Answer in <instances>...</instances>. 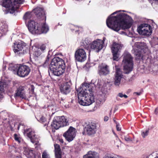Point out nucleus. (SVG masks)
Returning a JSON list of instances; mask_svg holds the SVG:
<instances>
[{
	"mask_svg": "<svg viewBox=\"0 0 158 158\" xmlns=\"http://www.w3.org/2000/svg\"><path fill=\"white\" fill-rule=\"evenodd\" d=\"M125 10H117L113 13L106 19V23L109 28L118 32L121 29L126 30L130 28L133 23L132 18L127 15L120 13L117 15H113Z\"/></svg>",
	"mask_w": 158,
	"mask_h": 158,
	"instance_id": "nucleus-1",
	"label": "nucleus"
},
{
	"mask_svg": "<svg viewBox=\"0 0 158 158\" xmlns=\"http://www.w3.org/2000/svg\"><path fill=\"white\" fill-rule=\"evenodd\" d=\"M95 85L93 83H84L77 89L79 103L82 106H89L94 102L93 92Z\"/></svg>",
	"mask_w": 158,
	"mask_h": 158,
	"instance_id": "nucleus-2",
	"label": "nucleus"
},
{
	"mask_svg": "<svg viewBox=\"0 0 158 158\" xmlns=\"http://www.w3.org/2000/svg\"><path fill=\"white\" fill-rule=\"evenodd\" d=\"M65 65L64 60L58 57L54 58L49 65V75L51 73L56 76H60L64 72Z\"/></svg>",
	"mask_w": 158,
	"mask_h": 158,
	"instance_id": "nucleus-3",
	"label": "nucleus"
},
{
	"mask_svg": "<svg viewBox=\"0 0 158 158\" xmlns=\"http://www.w3.org/2000/svg\"><path fill=\"white\" fill-rule=\"evenodd\" d=\"M27 26L29 31L33 34L46 33L49 31L48 27L45 23H38L33 20H29Z\"/></svg>",
	"mask_w": 158,
	"mask_h": 158,
	"instance_id": "nucleus-4",
	"label": "nucleus"
},
{
	"mask_svg": "<svg viewBox=\"0 0 158 158\" xmlns=\"http://www.w3.org/2000/svg\"><path fill=\"white\" fill-rule=\"evenodd\" d=\"M24 1V0H2L0 2V4L5 8L3 9L5 14H13Z\"/></svg>",
	"mask_w": 158,
	"mask_h": 158,
	"instance_id": "nucleus-5",
	"label": "nucleus"
},
{
	"mask_svg": "<svg viewBox=\"0 0 158 158\" xmlns=\"http://www.w3.org/2000/svg\"><path fill=\"white\" fill-rule=\"evenodd\" d=\"M133 48L132 51L134 54L136 61L143 60L146 58L145 55L143 54V53H145L148 50L145 43L142 42H136Z\"/></svg>",
	"mask_w": 158,
	"mask_h": 158,
	"instance_id": "nucleus-6",
	"label": "nucleus"
},
{
	"mask_svg": "<svg viewBox=\"0 0 158 158\" xmlns=\"http://www.w3.org/2000/svg\"><path fill=\"white\" fill-rule=\"evenodd\" d=\"M123 62L124 64V70L125 74H128L133 69V58L131 55L127 52H125L123 55Z\"/></svg>",
	"mask_w": 158,
	"mask_h": 158,
	"instance_id": "nucleus-7",
	"label": "nucleus"
},
{
	"mask_svg": "<svg viewBox=\"0 0 158 158\" xmlns=\"http://www.w3.org/2000/svg\"><path fill=\"white\" fill-rule=\"evenodd\" d=\"M69 124L68 120L63 116L54 117L51 126L52 128L57 130L61 127L65 126Z\"/></svg>",
	"mask_w": 158,
	"mask_h": 158,
	"instance_id": "nucleus-8",
	"label": "nucleus"
},
{
	"mask_svg": "<svg viewBox=\"0 0 158 158\" xmlns=\"http://www.w3.org/2000/svg\"><path fill=\"white\" fill-rule=\"evenodd\" d=\"M137 31L139 34L144 35H150L152 32V27L147 23H142L137 27Z\"/></svg>",
	"mask_w": 158,
	"mask_h": 158,
	"instance_id": "nucleus-9",
	"label": "nucleus"
},
{
	"mask_svg": "<svg viewBox=\"0 0 158 158\" xmlns=\"http://www.w3.org/2000/svg\"><path fill=\"white\" fill-rule=\"evenodd\" d=\"M77 132L76 129L72 127H70L67 131L63 134V136L68 142L73 141L76 136Z\"/></svg>",
	"mask_w": 158,
	"mask_h": 158,
	"instance_id": "nucleus-10",
	"label": "nucleus"
},
{
	"mask_svg": "<svg viewBox=\"0 0 158 158\" xmlns=\"http://www.w3.org/2000/svg\"><path fill=\"white\" fill-rule=\"evenodd\" d=\"M26 44L20 41L17 43L14 44L13 50L16 55L23 54L26 52Z\"/></svg>",
	"mask_w": 158,
	"mask_h": 158,
	"instance_id": "nucleus-11",
	"label": "nucleus"
},
{
	"mask_svg": "<svg viewBox=\"0 0 158 158\" xmlns=\"http://www.w3.org/2000/svg\"><path fill=\"white\" fill-rule=\"evenodd\" d=\"M74 56L76 60L79 62H83L86 59V52L83 48L77 49L75 52Z\"/></svg>",
	"mask_w": 158,
	"mask_h": 158,
	"instance_id": "nucleus-12",
	"label": "nucleus"
},
{
	"mask_svg": "<svg viewBox=\"0 0 158 158\" xmlns=\"http://www.w3.org/2000/svg\"><path fill=\"white\" fill-rule=\"evenodd\" d=\"M104 43V40L97 39L91 44L90 48L94 50L96 52H99L102 48Z\"/></svg>",
	"mask_w": 158,
	"mask_h": 158,
	"instance_id": "nucleus-13",
	"label": "nucleus"
},
{
	"mask_svg": "<svg viewBox=\"0 0 158 158\" xmlns=\"http://www.w3.org/2000/svg\"><path fill=\"white\" fill-rule=\"evenodd\" d=\"M30 72L29 67L24 65H20L17 73V75L20 77H24L27 76Z\"/></svg>",
	"mask_w": 158,
	"mask_h": 158,
	"instance_id": "nucleus-14",
	"label": "nucleus"
},
{
	"mask_svg": "<svg viewBox=\"0 0 158 158\" xmlns=\"http://www.w3.org/2000/svg\"><path fill=\"white\" fill-rule=\"evenodd\" d=\"M97 131L96 124L91 123L86 125L84 128V132L89 135L95 134Z\"/></svg>",
	"mask_w": 158,
	"mask_h": 158,
	"instance_id": "nucleus-15",
	"label": "nucleus"
},
{
	"mask_svg": "<svg viewBox=\"0 0 158 158\" xmlns=\"http://www.w3.org/2000/svg\"><path fill=\"white\" fill-rule=\"evenodd\" d=\"M24 134L30 139L31 142L33 143L38 141V139L35 134V131L31 128H28L24 131Z\"/></svg>",
	"mask_w": 158,
	"mask_h": 158,
	"instance_id": "nucleus-16",
	"label": "nucleus"
},
{
	"mask_svg": "<svg viewBox=\"0 0 158 158\" xmlns=\"http://www.w3.org/2000/svg\"><path fill=\"white\" fill-rule=\"evenodd\" d=\"M116 73L114 78V84L115 86H118L120 84L121 79L123 77V75L121 69L115 66Z\"/></svg>",
	"mask_w": 158,
	"mask_h": 158,
	"instance_id": "nucleus-17",
	"label": "nucleus"
},
{
	"mask_svg": "<svg viewBox=\"0 0 158 158\" xmlns=\"http://www.w3.org/2000/svg\"><path fill=\"white\" fill-rule=\"evenodd\" d=\"M49 118L48 116L44 114L39 116L36 118L39 122L44 124V126L46 127L47 130H48L47 126L49 122Z\"/></svg>",
	"mask_w": 158,
	"mask_h": 158,
	"instance_id": "nucleus-18",
	"label": "nucleus"
},
{
	"mask_svg": "<svg viewBox=\"0 0 158 158\" xmlns=\"http://www.w3.org/2000/svg\"><path fill=\"white\" fill-rule=\"evenodd\" d=\"M14 97L15 98L19 97L22 99H25L26 98L25 91L24 87L20 86L17 88L15 91Z\"/></svg>",
	"mask_w": 158,
	"mask_h": 158,
	"instance_id": "nucleus-19",
	"label": "nucleus"
},
{
	"mask_svg": "<svg viewBox=\"0 0 158 158\" xmlns=\"http://www.w3.org/2000/svg\"><path fill=\"white\" fill-rule=\"evenodd\" d=\"M70 84L66 82L63 83L60 87V89L61 92L63 94H66L70 91Z\"/></svg>",
	"mask_w": 158,
	"mask_h": 158,
	"instance_id": "nucleus-20",
	"label": "nucleus"
},
{
	"mask_svg": "<svg viewBox=\"0 0 158 158\" xmlns=\"http://www.w3.org/2000/svg\"><path fill=\"white\" fill-rule=\"evenodd\" d=\"M109 72V66L106 65L102 64L98 67V73L100 76L106 75Z\"/></svg>",
	"mask_w": 158,
	"mask_h": 158,
	"instance_id": "nucleus-21",
	"label": "nucleus"
},
{
	"mask_svg": "<svg viewBox=\"0 0 158 158\" xmlns=\"http://www.w3.org/2000/svg\"><path fill=\"white\" fill-rule=\"evenodd\" d=\"M83 158H99V155L98 154L95 152L89 151L87 154L83 156Z\"/></svg>",
	"mask_w": 158,
	"mask_h": 158,
	"instance_id": "nucleus-22",
	"label": "nucleus"
},
{
	"mask_svg": "<svg viewBox=\"0 0 158 158\" xmlns=\"http://www.w3.org/2000/svg\"><path fill=\"white\" fill-rule=\"evenodd\" d=\"M24 149L23 153L27 158H30L34 156L33 151L31 148L28 147H24Z\"/></svg>",
	"mask_w": 158,
	"mask_h": 158,
	"instance_id": "nucleus-23",
	"label": "nucleus"
},
{
	"mask_svg": "<svg viewBox=\"0 0 158 158\" xmlns=\"http://www.w3.org/2000/svg\"><path fill=\"white\" fill-rule=\"evenodd\" d=\"M33 11L38 17L42 18L44 16V11L42 8L40 7L36 8L33 10Z\"/></svg>",
	"mask_w": 158,
	"mask_h": 158,
	"instance_id": "nucleus-24",
	"label": "nucleus"
},
{
	"mask_svg": "<svg viewBox=\"0 0 158 158\" xmlns=\"http://www.w3.org/2000/svg\"><path fill=\"white\" fill-rule=\"evenodd\" d=\"M122 45L120 44L114 43L111 48L112 52H119L121 49Z\"/></svg>",
	"mask_w": 158,
	"mask_h": 158,
	"instance_id": "nucleus-25",
	"label": "nucleus"
},
{
	"mask_svg": "<svg viewBox=\"0 0 158 158\" xmlns=\"http://www.w3.org/2000/svg\"><path fill=\"white\" fill-rule=\"evenodd\" d=\"M8 31L7 25L2 23H0V37L4 35Z\"/></svg>",
	"mask_w": 158,
	"mask_h": 158,
	"instance_id": "nucleus-26",
	"label": "nucleus"
},
{
	"mask_svg": "<svg viewBox=\"0 0 158 158\" xmlns=\"http://www.w3.org/2000/svg\"><path fill=\"white\" fill-rule=\"evenodd\" d=\"M55 151V155L56 158H62L61 155V151L60 146L57 144L54 145Z\"/></svg>",
	"mask_w": 158,
	"mask_h": 158,
	"instance_id": "nucleus-27",
	"label": "nucleus"
},
{
	"mask_svg": "<svg viewBox=\"0 0 158 158\" xmlns=\"http://www.w3.org/2000/svg\"><path fill=\"white\" fill-rule=\"evenodd\" d=\"M20 66V64H10L9 65L8 69L12 71L14 73L17 74Z\"/></svg>",
	"mask_w": 158,
	"mask_h": 158,
	"instance_id": "nucleus-28",
	"label": "nucleus"
},
{
	"mask_svg": "<svg viewBox=\"0 0 158 158\" xmlns=\"http://www.w3.org/2000/svg\"><path fill=\"white\" fill-rule=\"evenodd\" d=\"M90 41L89 39H86L82 40L81 43V46H83L85 49H88L89 46H90Z\"/></svg>",
	"mask_w": 158,
	"mask_h": 158,
	"instance_id": "nucleus-29",
	"label": "nucleus"
},
{
	"mask_svg": "<svg viewBox=\"0 0 158 158\" xmlns=\"http://www.w3.org/2000/svg\"><path fill=\"white\" fill-rule=\"evenodd\" d=\"M6 83L3 82H0V100L3 98L2 94L3 92L4 88L6 86Z\"/></svg>",
	"mask_w": 158,
	"mask_h": 158,
	"instance_id": "nucleus-30",
	"label": "nucleus"
},
{
	"mask_svg": "<svg viewBox=\"0 0 158 158\" xmlns=\"http://www.w3.org/2000/svg\"><path fill=\"white\" fill-rule=\"evenodd\" d=\"M50 52H51L50 51H49L47 58L46 59L45 61L42 65V66L44 67H48L49 66V57L51 56V55H50L49 54Z\"/></svg>",
	"mask_w": 158,
	"mask_h": 158,
	"instance_id": "nucleus-31",
	"label": "nucleus"
},
{
	"mask_svg": "<svg viewBox=\"0 0 158 158\" xmlns=\"http://www.w3.org/2000/svg\"><path fill=\"white\" fill-rule=\"evenodd\" d=\"M32 17V15L31 13L30 12H27L23 16L24 19L26 21L27 20L29 19Z\"/></svg>",
	"mask_w": 158,
	"mask_h": 158,
	"instance_id": "nucleus-32",
	"label": "nucleus"
},
{
	"mask_svg": "<svg viewBox=\"0 0 158 158\" xmlns=\"http://www.w3.org/2000/svg\"><path fill=\"white\" fill-rule=\"evenodd\" d=\"M118 97H119L121 98L124 97L125 98H127L128 97L126 95L123 94L122 93H118L117 96L116 98L117 100H118Z\"/></svg>",
	"mask_w": 158,
	"mask_h": 158,
	"instance_id": "nucleus-33",
	"label": "nucleus"
},
{
	"mask_svg": "<svg viewBox=\"0 0 158 158\" xmlns=\"http://www.w3.org/2000/svg\"><path fill=\"white\" fill-rule=\"evenodd\" d=\"M113 55V59L114 60L118 61V57L119 52H112Z\"/></svg>",
	"mask_w": 158,
	"mask_h": 158,
	"instance_id": "nucleus-34",
	"label": "nucleus"
},
{
	"mask_svg": "<svg viewBox=\"0 0 158 158\" xmlns=\"http://www.w3.org/2000/svg\"><path fill=\"white\" fill-rule=\"evenodd\" d=\"M46 45L45 44H43L38 48V50H38L39 51H40V50L42 52H44L46 49Z\"/></svg>",
	"mask_w": 158,
	"mask_h": 158,
	"instance_id": "nucleus-35",
	"label": "nucleus"
},
{
	"mask_svg": "<svg viewBox=\"0 0 158 158\" xmlns=\"http://www.w3.org/2000/svg\"><path fill=\"white\" fill-rule=\"evenodd\" d=\"M71 29L72 31H75L76 33L78 31V28L77 27L73 25H71L70 26Z\"/></svg>",
	"mask_w": 158,
	"mask_h": 158,
	"instance_id": "nucleus-36",
	"label": "nucleus"
},
{
	"mask_svg": "<svg viewBox=\"0 0 158 158\" xmlns=\"http://www.w3.org/2000/svg\"><path fill=\"white\" fill-rule=\"evenodd\" d=\"M99 101L100 103H103L104 102L105 99L104 97L103 96V95H99L98 96Z\"/></svg>",
	"mask_w": 158,
	"mask_h": 158,
	"instance_id": "nucleus-37",
	"label": "nucleus"
},
{
	"mask_svg": "<svg viewBox=\"0 0 158 158\" xmlns=\"http://www.w3.org/2000/svg\"><path fill=\"white\" fill-rule=\"evenodd\" d=\"M42 158H50L49 155L46 151H44L42 155Z\"/></svg>",
	"mask_w": 158,
	"mask_h": 158,
	"instance_id": "nucleus-38",
	"label": "nucleus"
},
{
	"mask_svg": "<svg viewBox=\"0 0 158 158\" xmlns=\"http://www.w3.org/2000/svg\"><path fill=\"white\" fill-rule=\"evenodd\" d=\"M14 135L15 139L18 142V143H20L21 142V139L16 134H15Z\"/></svg>",
	"mask_w": 158,
	"mask_h": 158,
	"instance_id": "nucleus-39",
	"label": "nucleus"
},
{
	"mask_svg": "<svg viewBox=\"0 0 158 158\" xmlns=\"http://www.w3.org/2000/svg\"><path fill=\"white\" fill-rule=\"evenodd\" d=\"M149 132L148 130H146L145 131H143L142 133V135L143 138H145V136H147L148 135Z\"/></svg>",
	"mask_w": 158,
	"mask_h": 158,
	"instance_id": "nucleus-40",
	"label": "nucleus"
},
{
	"mask_svg": "<svg viewBox=\"0 0 158 158\" xmlns=\"http://www.w3.org/2000/svg\"><path fill=\"white\" fill-rule=\"evenodd\" d=\"M57 140L62 145H64L66 144L65 142L64 141L63 139L61 138H59L57 139Z\"/></svg>",
	"mask_w": 158,
	"mask_h": 158,
	"instance_id": "nucleus-41",
	"label": "nucleus"
},
{
	"mask_svg": "<svg viewBox=\"0 0 158 158\" xmlns=\"http://www.w3.org/2000/svg\"><path fill=\"white\" fill-rule=\"evenodd\" d=\"M124 139L127 142H130L131 141V139L129 137L127 136H124Z\"/></svg>",
	"mask_w": 158,
	"mask_h": 158,
	"instance_id": "nucleus-42",
	"label": "nucleus"
},
{
	"mask_svg": "<svg viewBox=\"0 0 158 158\" xmlns=\"http://www.w3.org/2000/svg\"><path fill=\"white\" fill-rule=\"evenodd\" d=\"M116 129L118 131H120L121 130V128L120 127L119 125L118 124H116Z\"/></svg>",
	"mask_w": 158,
	"mask_h": 158,
	"instance_id": "nucleus-43",
	"label": "nucleus"
},
{
	"mask_svg": "<svg viewBox=\"0 0 158 158\" xmlns=\"http://www.w3.org/2000/svg\"><path fill=\"white\" fill-rule=\"evenodd\" d=\"M155 44L156 45H158V38L156 37L155 38Z\"/></svg>",
	"mask_w": 158,
	"mask_h": 158,
	"instance_id": "nucleus-44",
	"label": "nucleus"
},
{
	"mask_svg": "<svg viewBox=\"0 0 158 158\" xmlns=\"http://www.w3.org/2000/svg\"><path fill=\"white\" fill-rule=\"evenodd\" d=\"M104 158H116L115 157H114V156H110L109 155H107L105 156V157H104Z\"/></svg>",
	"mask_w": 158,
	"mask_h": 158,
	"instance_id": "nucleus-45",
	"label": "nucleus"
},
{
	"mask_svg": "<svg viewBox=\"0 0 158 158\" xmlns=\"http://www.w3.org/2000/svg\"><path fill=\"white\" fill-rule=\"evenodd\" d=\"M141 94H142V92H135L134 93V94H135L136 95H138V96L141 95Z\"/></svg>",
	"mask_w": 158,
	"mask_h": 158,
	"instance_id": "nucleus-46",
	"label": "nucleus"
},
{
	"mask_svg": "<svg viewBox=\"0 0 158 158\" xmlns=\"http://www.w3.org/2000/svg\"><path fill=\"white\" fill-rule=\"evenodd\" d=\"M154 112L155 114H158V108H156Z\"/></svg>",
	"mask_w": 158,
	"mask_h": 158,
	"instance_id": "nucleus-47",
	"label": "nucleus"
},
{
	"mask_svg": "<svg viewBox=\"0 0 158 158\" xmlns=\"http://www.w3.org/2000/svg\"><path fill=\"white\" fill-rule=\"evenodd\" d=\"M109 117L107 116H105L104 118V121H107L108 120Z\"/></svg>",
	"mask_w": 158,
	"mask_h": 158,
	"instance_id": "nucleus-48",
	"label": "nucleus"
},
{
	"mask_svg": "<svg viewBox=\"0 0 158 158\" xmlns=\"http://www.w3.org/2000/svg\"><path fill=\"white\" fill-rule=\"evenodd\" d=\"M100 81L99 80H98V82H97V85L98 86H99V87L102 84H100L99 83V82H100Z\"/></svg>",
	"mask_w": 158,
	"mask_h": 158,
	"instance_id": "nucleus-49",
	"label": "nucleus"
},
{
	"mask_svg": "<svg viewBox=\"0 0 158 158\" xmlns=\"http://www.w3.org/2000/svg\"><path fill=\"white\" fill-rule=\"evenodd\" d=\"M24 126V125H23V124H22V123H20L19 125L18 126V130H19V127H21V126H23V127Z\"/></svg>",
	"mask_w": 158,
	"mask_h": 158,
	"instance_id": "nucleus-50",
	"label": "nucleus"
},
{
	"mask_svg": "<svg viewBox=\"0 0 158 158\" xmlns=\"http://www.w3.org/2000/svg\"><path fill=\"white\" fill-rule=\"evenodd\" d=\"M6 68V65L5 64H3V67H2V70L4 71L5 70Z\"/></svg>",
	"mask_w": 158,
	"mask_h": 158,
	"instance_id": "nucleus-51",
	"label": "nucleus"
},
{
	"mask_svg": "<svg viewBox=\"0 0 158 158\" xmlns=\"http://www.w3.org/2000/svg\"><path fill=\"white\" fill-rule=\"evenodd\" d=\"M119 33L120 34H124L125 33L124 32H123V31H120L119 32Z\"/></svg>",
	"mask_w": 158,
	"mask_h": 158,
	"instance_id": "nucleus-52",
	"label": "nucleus"
},
{
	"mask_svg": "<svg viewBox=\"0 0 158 158\" xmlns=\"http://www.w3.org/2000/svg\"><path fill=\"white\" fill-rule=\"evenodd\" d=\"M41 53V52H40L39 53L38 55H40Z\"/></svg>",
	"mask_w": 158,
	"mask_h": 158,
	"instance_id": "nucleus-53",
	"label": "nucleus"
},
{
	"mask_svg": "<svg viewBox=\"0 0 158 158\" xmlns=\"http://www.w3.org/2000/svg\"><path fill=\"white\" fill-rule=\"evenodd\" d=\"M58 25H60V26H61L62 25V24H60L59 23H58Z\"/></svg>",
	"mask_w": 158,
	"mask_h": 158,
	"instance_id": "nucleus-54",
	"label": "nucleus"
},
{
	"mask_svg": "<svg viewBox=\"0 0 158 158\" xmlns=\"http://www.w3.org/2000/svg\"><path fill=\"white\" fill-rule=\"evenodd\" d=\"M32 89L33 90V89L32 87Z\"/></svg>",
	"mask_w": 158,
	"mask_h": 158,
	"instance_id": "nucleus-55",
	"label": "nucleus"
},
{
	"mask_svg": "<svg viewBox=\"0 0 158 158\" xmlns=\"http://www.w3.org/2000/svg\"><path fill=\"white\" fill-rule=\"evenodd\" d=\"M114 122H116L114 120Z\"/></svg>",
	"mask_w": 158,
	"mask_h": 158,
	"instance_id": "nucleus-56",
	"label": "nucleus"
},
{
	"mask_svg": "<svg viewBox=\"0 0 158 158\" xmlns=\"http://www.w3.org/2000/svg\"><path fill=\"white\" fill-rule=\"evenodd\" d=\"M114 122H116L114 120Z\"/></svg>",
	"mask_w": 158,
	"mask_h": 158,
	"instance_id": "nucleus-57",
	"label": "nucleus"
}]
</instances>
